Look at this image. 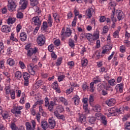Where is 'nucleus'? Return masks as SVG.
<instances>
[{
	"instance_id": "obj_30",
	"label": "nucleus",
	"mask_w": 130,
	"mask_h": 130,
	"mask_svg": "<svg viewBox=\"0 0 130 130\" xmlns=\"http://www.w3.org/2000/svg\"><path fill=\"white\" fill-rule=\"evenodd\" d=\"M16 22V18H9L8 19V24H14Z\"/></svg>"
},
{
	"instance_id": "obj_17",
	"label": "nucleus",
	"mask_w": 130,
	"mask_h": 130,
	"mask_svg": "<svg viewBox=\"0 0 130 130\" xmlns=\"http://www.w3.org/2000/svg\"><path fill=\"white\" fill-rule=\"evenodd\" d=\"M20 40L21 41H25L27 39V35L26 34V32H22L20 34Z\"/></svg>"
},
{
	"instance_id": "obj_54",
	"label": "nucleus",
	"mask_w": 130,
	"mask_h": 130,
	"mask_svg": "<svg viewBox=\"0 0 130 130\" xmlns=\"http://www.w3.org/2000/svg\"><path fill=\"white\" fill-rule=\"evenodd\" d=\"M40 118H41V115L40 113L36 114V119L38 122H40Z\"/></svg>"
},
{
	"instance_id": "obj_41",
	"label": "nucleus",
	"mask_w": 130,
	"mask_h": 130,
	"mask_svg": "<svg viewBox=\"0 0 130 130\" xmlns=\"http://www.w3.org/2000/svg\"><path fill=\"white\" fill-rule=\"evenodd\" d=\"M39 4L38 0H34V1L30 2V6L31 7H35V6H37Z\"/></svg>"
},
{
	"instance_id": "obj_38",
	"label": "nucleus",
	"mask_w": 130,
	"mask_h": 130,
	"mask_svg": "<svg viewBox=\"0 0 130 130\" xmlns=\"http://www.w3.org/2000/svg\"><path fill=\"white\" fill-rule=\"evenodd\" d=\"M99 38V34L97 32H94L92 36V40H97Z\"/></svg>"
},
{
	"instance_id": "obj_64",
	"label": "nucleus",
	"mask_w": 130,
	"mask_h": 130,
	"mask_svg": "<svg viewBox=\"0 0 130 130\" xmlns=\"http://www.w3.org/2000/svg\"><path fill=\"white\" fill-rule=\"evenodd\" d=\"M65 77L66 76H64V75H61L60 76H58V80L59 82H61V81H62V80H63V78Z\"/></svg>"
},
{
	"instance_id": "obj_36",
	"label": "nucleus",
	"mask_w": 130,
	"mask_h": 130,
	"mask_svg": "<svg viewBox=\"0 0 130 130\" xmlns=\"http://www.w3.org/2000/svg\"><path fill=\"white\" fill-rule=\"evenodd\" d=\"M48 27V26H47V22L44 21L43 23V25H42V29H43V31H44V30H46V29H47Z\"/></svg>"
},
{
	"instance_id": "obj_61",
	"label": "nucleus",
	"mask_w": 130,
	"mask_h": 130,
	"mask_svg": "<svg viewBox=\"0 0 130 130\" xmlns=\"http://www.w3.org/2000/svg\"><path fill=\"white\" fill-rule=\"evenodd\" d=\"M17 17L18 19H22L23 17V13L21 12H19L17 14Z\"/></svg>"
},
{
	"instance_id": "obj_57",
	"label": "nucleus",
	"mask_w": 130,
	"mask_h": 130,
	"mask_svg": "<svg viewBox=\"0 0 130 130\" xmlns=\"http://www.w3.org/2000/svg\"><path fill=\"white\" fill-rule=\"evenodd\" d=\"M11 99H15V91L14 90H11V92H10Z\"/></svg>"
},
{
	"instance_id": "obj_3",
	"label": "nucleus",
	"mask_w": 130,
	"mask_h": 130,
	"mask_svg": "<svg viewBox=\"0 0 130 130\" xmlns=\"http://www.w3.org/2000/svg\"><path fill=\"white\" fill-rule=\"evenodd\" d=\"M8 10L13 11L14 9H16L17 7V3L15 2V0H8Z\"/></svg>"
},
{
	"instance_id": "obj_49",
	"label": "nucleus",
	"mask_w": 130,
	"mask_h": 130,
	"mask_svg": "<svg viewBox=\"0 0 130 130\" xmlns=\"http://www.w3.org/2000/svg\"><path fill=\"white\" fill-rule=\"evenodd\" d=\"M51 16L50 15L48 17V23L49 24L50 27L52 26V22L51 21Z\"/></svg>"
},
{
	"instance_id": "obj_37",
	"label": "nucleus",
	"mask_w": 130,
	"mask_h": 130,
	"mask_svg": "<svg viewBox=\"0 0 130 130\" xmlns=\"http://www.w3.org/2000/svg\"><path fill=\"white\" fill-rule=\"evenodd\" d=\"M58 87V84H57V81H55L54 83L52 84V88L54 89H57Z\"/></svg>"
},
{
	"instance_id": "obj_11",
	"label": "nucleus",
	"mask_w": 130,
	"mask_h": 130,
	"mask_svg": "<svg viewBox=\"0 0 130 130\" xmlns=\"http://www.w3.org/2000/svg\"><path fill=\"white\" fill-rule=\"evenodd\" d=\"M49 124L50 125V128H54V127H55V120H54L53 118H49Z\"/></svg>"
},
{
	"instance_id": "obj_44",
	"label": "nucleus",
	"mask_w": 130,
	"mask_h": 130,
	"mask_svg": "<svg viewBox=\"0 0 130 130\" xmlns=\"http://www.w3.org/2000/svg\"><path fill=\"white\" fill-rule=\"evenodd\" d=\"M21 9L25 10L27 8V5H28V2H25L21 4Z\"/></svg>"
},
{
	"instance_id": "obj_43",
	"label": "nucleus",
	"mask_w": 130,
	"mask_h": 130,
	"mask_svg": "<svg viewBox=\"0 0 130 130\" xmlns=\"http://www.w3.org/2000/svg\"><path fill=\"white\" fill-rule=\"evenodd\" d=\"M69 45L70 47H74V46H75V43H74V40L73 39H69Z\"/></svg>"
},
{
	"instance_id": "obj_63",
	"label": "nucleus",
	"mask_w": 130,
	"mask_h": 130,
	"mask_svg": "<svg viewBox=\"0 0 130 130\" xmlns=\"http://www.w3.org/2000/svg\"><path fill=\"white\" fill-rule=\"evenodd\" d=\"M105 48L106 50H108V51H109V50H111V49H112V46H111L110 45H107L105 46Z\"/></svg>"
},
{
	"instance_id": "obj_33",
	"label": "nucleus",
	"mask_w": 130,
	"mask_h": 130,
	"mask_svg": "<svg viewBox=\"0 0 130 130\" xmlns=\"http://www.w3.org/2000/svg\"><path fill=\"white\" fill-rule=\"evenodd\" d=\"M81 64L82 67H86L87 64H88V60L87 59H83L81 60Z\"/></svg>"
},
{
	"instance_id": "obj_29",
	"label": "nucleus",
	"mask_w": 130,
	"mask_h": 130,
	"mask_svg": "<svg viewBox=\"0 0 130 130\" xmlns=\"http://www.w3.org/2000/svg\"><path fill=\"white\" fill-rule=\"evenodd\" d=\"M5 90L6 91V93L8 95L9 94H10V93H11V86L10 85H7L5 87Z\"/></svg>"
},
{
	"instance_id": "obj_10",
	"label": "nucleus",
	"mask_w": 130,
	"mask_h": 130,
	"mask_svg": "<svg viewBox=\"0 0 130 130\" xmlns=\"http://www.w3.org/2000/svg\"><path fill=\"white\" fill-rule=\"evenodd\" d=\"M1 30L2 32H4L5 33H9L11 31V27L7 25H4L2 26Z\"/></svg>"
},
{
	"instance_id": "obj_45",
	"label": "nucleus",
	"mask_w": 130,
	"mask_h": 130,
	"mask_svg": "<svg viewBox=\"0 0 130 130\" xmlns=\"http://www.w3.org/2000/svg\"><path fill=\"white\" fill-rule=\"evenodd\" d=\"M48 49L49 51H50V52H52V51H53V49H54V46L53 44H51L48 46Z\"/></svg>"
},
{
	"instance_id": "obj_26",
	"label": "nucleus",
	"mask_w": 130,
	"mask_h": 130,
	"mask_svg": "<svg viewBox=\"0 0 130 130\" xmlns=\"http://www.w3.org/2000/svg\"><path fill=\"white\" fill-rule=\"evenodd\" d=\"M115 11L114 10H112V15L111 16V19L113 22V23H115V22H116L117 19H116V17H114L115 14Z\"/></svg>"
},
{
	"instance_id": "obj_22",
	"label": "nucleus",
	"mask_w": 130,
	"mask_h": 130,
	"mask_svg": "<svg viewBox=\"0 0 130 130\" xmlns=\"http://www.w3.org/2000/svg\"><path fill=\"white\" fill-rule=\"evenodd\" d=\"M93 110L95 112H100L101 111V106L99 105H96L93 107Z\"/></svg>"
},
{
	"instance_id": "obj_50",
	"label": "nucleus",
	"mask_w": 130,
	"mask_h": 130,
	"mask_svg": "<svg viewBox=\"0 0 130 130\" xmlns=\"http://www.w3.org/2000/svg\"><path fill=\"white\" fill-rule=\"evenodd\" d=\"M57 109L58 110V111H59V112H62V111H63V107H62V106H58L57 107Z\"/></svg>"
},
{
	"instance_id": "obj_2",
	"label": "nucleus",
	"mask_w": 130,
	"mask_h": 130,
	"mask_svg": "<svg viewBox=\"0 0 130 130\" xmlns=\"http://www.w3.org/2000/svg\"><path fill=\"white\" fill-rule=\"evenodd\" d=\"M31 23L35 26L40 27L41 26V21L38 16L34 17L31 20Z\"/></svg>"
},
{
	"instance_id": "obj_55",
	"label": "nucleus",
	"mask_w": 130,
	"mask_h": 130,
	"mask_svg": "<svg viewBox=\"0 0 130 130\" xmlns=\"http://www.w3.org/2000/svg\"><path fill=\"white\" fill-rule=\"evenodd\" d=\"M76 22H77V17H75L72 23V26L73 27H75V26H76V24H77Z\"/></svg>"
},
{
	"instance_id": "obj_19",
	"label": "nucleus",
	"mask_w": 130,
	"mask_h": 130,
	"mask_svg": "<svg viewBox=\"0 0 130 130\" xmlns=\"http://www.w3.org/2000/svg\"><path fill=\"white\" fill-rule=\"evenodd\" d=\"M7 63L10 66V67H13V66H14L15 64V60H14L13 59L10 58L8 59H7Z\"/></svg>"
},
{
	"instance_id": "obj_18",
	"label": "nucleus",
	"mask_w": 130,
	"mask_h": 130,
	"mask_svg": "<svg viewBox=\"0 0 130 130\" xmlns=\"http://www.w3.org/2000/svg\"><path fill=\"white\" fill-rule=\"evenodd\" d=\"M86 116L84 114H82L79 116V122L83 123V122H85L86 121Z\"/></svg>"
},
{
	"instance_id": "obj_6",
	"label": "nucleus",
	"mask_w": 130,
	"mask_h": 130,
	"mask_svg": "<svg viewBox=\"0 0 130 130\" xmlns=\"http://www.w3.org/2000/svg\"><path fill=\"white\" fill-rule=\"evenodd\" d=\"M10 127L12 130H25V127L21 126L19 128H18L17 125H16V123L13 122H11V123L10 124Z\"/></svg>"
},
{
	"instance_id": "obj_21",
	"label": "nucleus",
	"mask_w": 130,
	"mask_h": 130,
	"mask_svg": "<svg viewBox=\"0 0 130 130\" xmlns=\"http://www.w3.org/2000/svg\"><path fill=\"white\" fill-rule=\"evenodd\" d=\"M1 114H2V117H3L4 119L9 118V113L8 111H4L2 112V113H1Z\"/></svg>"
},
{
	"instance_id": "obj_5",
	"label": "nucleus",
	"mask_w": 130,
	"mask_h": 130,
	"mask_svg": "<svg viewBox=\"0 0 130 130\" xmlns=\"http://www.w3.org/2000/svg\"><path fill=\"white\" fill-rule=\"evenodd\" d=\"M23 77L24 80V86H28V85H29V79H30V74L27 72H25L23 73Z\"/></svg>"
},
{
	"instance_id": "obj_8",
	"label": "nucleus",
	"mask_w": 130,
	"mask_h": 130,
	"mask_svg": "<svg viewBox=\"0 0 130 130\" xmlns=\"http://www.w3.org/2000/svg\"><path fill=\"white\" fill-rule=\"evenodd\" d=\"M21 109H22V107H15L11 110V112L13 114H21Z\"/></svg>"
},
{
	"instance_id": "obj_60",
	"label": "nucleus",
	"mask_w": 130,
	"mask_h": 130,
	"mask_svg": "<svg viewBox=\"0 0 130 130\" xmlns=\"http://www.w3.org/2000/svg\"><path fill=\"white\" fill-rule=\"evenodd\" d=\"M21 29H22V26H21V24L17 25V26L16 27V32L17 33H19V32H20V30H21Z\"/></svg>"
},
{
	"instance_id": "obj_4",
	"label": "nucleus",
	"mask_w": 130,
	"mask_h": 130,
	"mask_svg": "<svg viewBox=\"0 0 130 130\" xmlns=\"http://www.w3.org/2000/svg\"><path fill=\"white\" fill-rule=\"evenodd\" d=\"M37 43L39 46H42L45 44V37L44 35H41L37 38Z\"/></svg>"
},
{
	"instance_id": "obj_40",
	"label": "nucleus",
	"mask_w": 130,
	"mask_h": 130,
	"mask_svg": "<svg viewBox=\"0 0 130 130\" xmlns=\"http://www.w3.org/2000/svg\"><path fill=\"white\" fill-rule=\"evenodd\" d=\"M95 121H96V118L94 117H91L89 119V122L91 123V124H93L95 123Z\"/></svg>"
},
{
	"instance_id": "obj_23",
	"label": "nucleus",
	"mask_w": 130,
	"mask_h": 130,
	"mask_svg": "<svg viewBox=\"0 0 130 130\" xmlns=\"http://www.w3.org/2000/svg\"><path fill=\"white\" fill-rule=\"evenodd\" d=\"M64 35H65V36L67 37H70V36L72 35V30H71V29L67 28Z\"/></svg>"
},
{
	"instance_id": "obj_35",
	"label": "nucleus",
	"mask_w": 130,
	"mask_h": 130,
	"mask_svg": "<svg viewBox=\"0 0 130 130\" xmlns=\"http://www.w3.org/2000/svg\"><path fill=\"white\" fill-rule=\"evenodd\" d=\"M43 82L41 80H39L38 82H36L35 86L36 88H38L40 86H42Z\"/></svg>"
},
{
	"instance_id": "obj_51",
	"label": "nucleus",
	"mask_w": 130,
	"mask_h": 130,
	"mask_svg": "<svg viewBox=\"0 0 130 130\" xmlns=\"http://www.w3.org/2000/svg\"><path fill=\"white\" fill-rule=\"evenodd\" d=\"M27 56L31 57L32 55H33V52H32V49H30L27 51Z\"/></svg>"
},
{
	"instance_id": "obj_32",
	"label": "nucleus",
	"mask_w": 130,
	"mask_h": 130,
	"mask_svg": "<svg viewBox=\"0 0 130 130\" xmlns=\"http://www.w3.org/2000/svg\"><path fill=\"white\" fill-rule=\"evenodd\" d=\"M93 35L91 34H86V38L88 40V41H92Z\"/></svg>"
},
{
	"instance_id": "obj_20",
	"label": "nucleus",
	"mask_w": 130,
	"mask_h": 130,
	"mask_svg": "<svg viewBox=\"0 0 130 130\" xmlns=\"http://www.w3.org/2000/svg\"><path fill=\"white\" fill-rule=\"evenodd\" d=\"M53 17L56 23H59L60 20H59V15L57 13H53Z\"/></svg>"
},
{
	"instance_id": "obj_16",
	"label": "nucleus",
	"mask_w": 130,
	"mask_h": 130,
	"mask_svg": "<svg viewBox=\"0 0 130 130\" xmlns=\"http://www.w3.org/2000/svg\"><path fill=\"white\" fill-rule=\"evenodd\" d=\"M55 105V102L53 101L50 102L49 106H48V109L49 111H53V107Z\"/></svg>"
},
{
	"instance_id": "obj_31",
	"label": "nucleus",
	"mask_w": 130,
	"mask_h": 130,
	"mask_svg": "<svg viewBox=\"0 0 130 130\" xmlns=\"http://www.w3.org/2000/svg\"><path fill=\"white\" fill-rule=\"evenodd\" d=\"M15 76L16 79H20L22 78V73L20 71H17L15 73Z\"/></svg>"
},
{
	"instance_id": "obj_14",
	"label": "nucleus",
	"mask_w": 130,
	"mask_h": 130,
	"mask_svg": "<svg viewBox=\"0 0 130 130\" xmlns=\"http://www.w3.org/2000/svg\"><path fill=\"white\" fill-rule=\"evenodd\" d=\"M74 101V103L76 105H79L80 103V98L78 96V95H75V96L72 98Z\"/></svg>"
},
{
	"instance_id": "obj_9",
	"label": "nucleus",
	"mask_w": 130,
	"mask_h": 130,
	"mask_svg": "<svg viewBox=\"0 0 130 130\" xmlns=\"http://www.w3.org/2000/svg\"><path fill=\"white\" fill-rule=\"evenodd\" d=\"M122 108H120L119 110H117L115 112H110V110H109V113L107 114L108 117H110V116H115L116 115L117 112L118 113H121Z\"/></svg>"
},
{
	"instance_id": "obj_34",
	"label": "nucleus",
	"mask_w": 130,
	"mask_h": 130,
	"mask_svg": "<svg viewBox=\"0 0 130 130\" xmlns=\"http://www.w3.org/2000/svg\"><path fill=\"white\" fill-rule=\"evenodd\" d=\"M103 116H102V115L101 113H96L95 114V117L94 118H96V119H98V120H99V119H101L102 118Z\"/></svg>"
},
{
	"instance_id": "obj_59",
	"label": "nucleus",
	"mask_w": 130,
	"mask_h": 130,
	"mask_svg": "<svg viewBox=\"0 0 130 130\" xmlns=\"http://www.w3.org/2000/svg\"><path fill=\"white\" fill-rule=\"evenodd\" d=\"M21 69H25L26 68V66H25V63L23 62V61H20L19 62Z\"/></svg>"
},
{
	"instance_id": "obj_47",
	"label": "nucleus",
	"mask_w": 130,
	"mask_h": 130,
	"mask_svg": "<svg viewBox=\"0 0 130 130\" xmlns=\"http://www.w3.org/2000/svg\"><path fill=\"white\" fill-rule=\"evenodd\" d=\"M22 98L20 101V102L21 103V104H24V103H25V99L24 98L25 97V93H22Z\"/></svg>"
},
{
	"instance_id": "obj_12",
	"label": "nucleus",
	"mask_w": 130,
	"mask_h": 130,
	"mask_svg": "<svg viewBox=\"0 0 130 130\" xmlns=\"http://www.w3.org/2000/svg\"><path fill=\"white\" fill-rule=\"evenodd\" d=\"M87 13V17L88 18V19H91L92 17V13H94V9L93 8H91L86 10Z\"/></svg>"
},
{
	"instance_id": "obj_27",
	"label": "nucleus",
	"mask_w": 130,
	"mask_h": 130,
	"mask_svg": "<svg viewBox=\"0 0 130 130\" xmlns=\"http://www.w3.org/2000/svg\"><path fill=\"white\" fill-rule=\"evenodd\" d=\"M59 100L61 101V102H62L66 106L69 104V103H68V100L66 99L63 97H60L59 98Z\"/></svg>"
},
{
	"instance_id": "obj_1",
	"label": "nucleus",
	"mask_w": 130,
	"mask_h": 130,
	"mask_svg": "<svg viewBox=\"0 0 130 130\" xmlns=\"http://www.w3.org/2000/svg\"><path fill=\"white\" fill-rule=\"evenodd\" d=\"M27 70L29 74L34 76L36 71L38 70V66L37 65L34 66V64L31 63L27 65Z\"/></svg>"
},
{
	"instance_id": "obj_7",
	"label": "nucleus",
	"mask_w": 130,
	"mask_h": 130,
	"mask_svg": "<svg viewBox=\"0 0 130 130\" xmlns=\"http://www.w3.org/2000/svg\"><path fill=\"white\" fill-rule=\"evenodd\" d=\"M116 15L119 21L123 20L124 18V13H123V12L121 10H117L116 11Z\"/></svg>"
},
{
	"instance_id": "obj_42",
	"label": "nucleus",
	"mask_w": 130,
	"mask_h": 130,
	"mask_svg": "<svg viewBox=\"0 0 130 130\" xmlns=\"http://www.w3.org/2000/svg\"><path fill=\"white\" fill-rule=\"evenodd\" d=\"M4 49H5V46H4V43H0V52H1V53H4V52H5Z\"/></svg>"
},
{
	"instance_id": "obj_62",
	"label": "nucleus",
	"mask_w": 130,
	"mask_h": 130,
	"mask_svg": "<svg viewBox=\"0 0 130 130\" xmlns=\"http://www.w3.org/2000/svg\"><path fill=\"white\" fill-rule=\"evenodd\" d=\"M88 87H89V85H88V84H87L86 83H84L82 85V89L84 91H85V90H86Z\"/></svg>"
},
{
	"instance_id": "obj_58",
	"label": "nucleus",
	"mask_w": 130,
	"mask_h": 130,
	"mask_svg": "<svg viewBox=\"0 0 130 130\" xmlns=\"http://www.w3.org/2000/svg\"><path fill=\"white\" fill-rule=\"evenodd\" d=\"M125 127L126 129H129L130 130V122H126L125 124Z\"/></svg>"
},
{
	"instance_id": "obj_13",
	"label": "nucleus",
	"mask_w": 130,
	"mask_h": 130,
	"mask_svg": "<svg viewBox=\"0 0 130 130\" xmlns=\"http://www.w3.org/2000/svg\"><path fill=\"white\" fill-rule=\"evenodd\" d=\"M116 89L117 91H119L120 93H122V91H123V84L122 83L117 84L116 86Z\"/></svg>"
},
{
	"instance_id": "obj_56",
	"label": "nucleus",
	"mask_w": 130,
	"mask_h": 130,
	"mask_svg": "<svg viewBox=\"0 0 130 130\" xmlns=\"http://www.w3.org/2000/svg\"><path fill=\"white\" fill-rule=\"evenodd\" d=\"M61 60H62L61 58H58L57 59V61L56 62V66H60V64H61Z\"/></svg>"
},
{
	"instance_id": "obj_39",
	"label": "nucleus",
	"mask_w": 130,
	"mask_h": 130,
	"mask_svg": "<svg viewBox=\"0 0 130 130\" xmlns=\"http://www.w3.org/2000/svg\"><path fill=\"white\" fill-rule=\"evenodd\" d=\"M101 119V122L103 123L104 125H106V124H107V120H106V117L103 116Z\"/></svg>"
},
{
	"instance_id": "obj_28",
	"label": "nucleus",
	"mask_w": 130,
	"mask_h": 130,
	"mask_svg": "<svg viewBox=\"0 0 130 130\" xmlns=\"http://www.w3.org/2000/svg\"><path fill=\"white\" fill-rule=\"evenodd\" d=\"M47 125H48V123L46 121H42L41 122V126L42 128L45 129L47 127Z\"/></svg>"
},
{
	"instance_id": "obj_53",
	"label": "nucleus",
	"mask_w": 130,
	"mask_h": 130,
	"mask_svg": "<svg viewBox=\"0 0 130 130\" xmlns=\"http://www.w3.org/2000/svg\"><path fill=\"white\" fill-rule=\"evenodd\" d=\"M99 72H100V73H101V74H103L104 72H105V73H107V70L105 69V68H104V67H102L99 70Z\"/></svg>"
},
{
	"instance_id": "obj_25",
	"label": "nucleus",
	"mask_w": 130,
	"mask_h": 130,
	"mask_svg": "<svg viewBox=\"0 0 130 130\" xmlns=\"http://www.w3.org/2000/svg\"><path fill=\"white\" fill-rule=\"evenodd\" d=\"M119 31H120V27H119V30H116L113 34V36L114 38H119Z\"/></svg>"
},
{
	"instance_id": "obj_52",
	"label": "nucleus",
	"mask_w": 130,
	"mask_h": 130,
	"mask_svg": "<svg viewBox=\"0 0 130 130\" xmlns=\"http://www.w3.org/2000/svg\"><path fill=\"white\" fill-rule=\"evenodd\" d=\"M54 44L56 46H59V45L60 44V40H56L54 42Z\"/></svg>"
},
{
	"instance_id": "obj_24",
	"label": "nucleus",
	"mask_w": 130,
	"mask_h": 130,
	"mask_svg": "<svg viewBox=\"0 0 130 130\" xmlns=\"http://www.w3.org/2000/svg\"><path fill=\"white\" fill-rule=\"evenodd\" d=\"M26 130H35V129L34 127H32L31 124L29 122H27L25 123Z\"/></svg>"
},
{
	"instance_id": "obj_46",
	"label": "nucleus",
	"mask_w": 130,
	"mask_h": 130,
	"mask_svg": "<svg viewBox=\"0 0 130 130\" xmlns=\"http://www.w3.org/2000/svg\"><path fill=\"white\" fill-rule=\"evenodd\" d=\"M73 91H74V88L71 87L69 89H67L66 93L67 95H69V94H71Z\"/></svg>"
},
{
	"instance_id": "obj_48",
	"label": "nucleus",
	"mask_w": 130,
	"mask_h": 130,
	"mask_svg": "<svg viewBox=\"0 0 130 130\" xmlns=\"http://www.w3.org/2000/svg\"><path fill=\"white\" fill-rule=\"evenodd\" d=\"M108 83L110 85V86H114L115 85V80L112 79L108 81Z\"/></svg>"
},
{
	"instance_id": "obj_15",
	"label": "nucleus",
	"mask_w": 130,
	"mask_h": 130,
	"mask_svg": "<svg viewBox=\"0 0 130 130\" xmlns=\"http://www.w3.org/2000/svg\"><path fill=\"white\" fill-rule=\"evenodd\" d=\"M106 103L108 105V106H113V105H114V103H115V100L113 99L109 100L106 101Z\"/></svg>"
}]
</instances>
